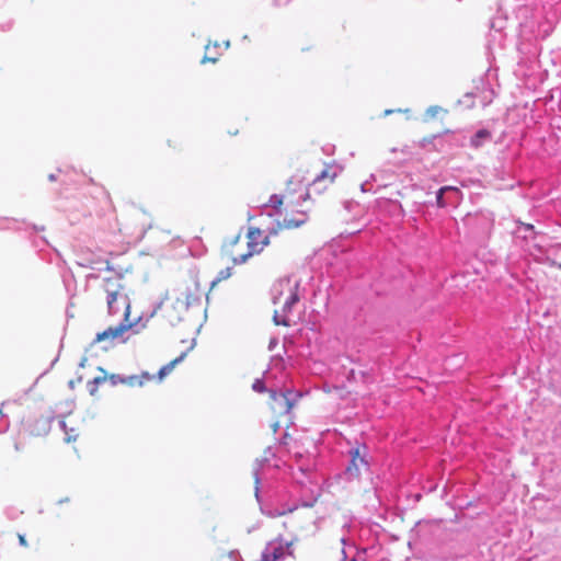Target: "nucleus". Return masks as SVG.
<instances>
[{
  "instance_id": "1",
  "label": "nucleus",
  "mask_w": 561,
  "mask_h": 561,
  "mask_svg": "<svg viewBox=\"0 0 561 561\" xmlns=\"http://www.w3.org/2000/svg\"><path fill=\"white\" fill-rule=\"evenodd\" d=\"M273 472L274 469H272L267 459H264L262 463H259L257 467L253 469L255 482L254 495L260 508L263 514L271 517L293 513L297 510L298 505L284 501L283 492L285 491V486L283 484L273 485L268 482Z\"/></svg>"
},
{
  "instance_id": "2",
  "label": "nucleus",
  "mask_w": 561,
  "mask_h": 561,
  "mask_svg": "<svg viewBox=\"0 0 561 561\" xmlns=\"http://www.w3.org/2000/svg\"><path fill=\"white\" fill-rule=\"evenodd\" d=\"M514 22V34L518 38L517 47L522 50L525 43H531L540 36L539 20L534 9L529 5H518L512 19Z\"/></svg>"
},
{
  "instance_id": "3",
  "label": "nucleus",
  "mask_w": 561,
  "mask_h": 561,
  "mask_svg": "<svg viewBox=\"0 0 561 561\" xmlns=\"http://www.w3.org/2000/svg\"><path fill=\"white\" fill-rule=\"evenodd\" d=\"M512 19L513 16H507L501 10L492 18L490 22L491 32L488 38L489 49H493L495 46L504 48L505 39L514 34V22H512Z\"/></svg>"
},
{
  "instance_id": "4",
  "label": "nucleus",
  "mask_w": 561,
  "mask_h": 561,
  "mask_svg": "<svg viewBox=\"0 0 561 561\" xmlns=\"http://www.w3.org/2000/svg\"><path fill=\"white\" fill-rule=\"evenodd\" d=\"M274 236L270 234L267 228L262 230L252 226L248 227V259L261 254L265 247L270 244L271 237Z\"/></svg>"
},
{
  "instance_id": "5",
  "label": "nucleus",
  "mask_w": 561,
  "mask_h": 561,
  "mask_svg": "<svg viewBox=\"0 0 561 561\" xmlns=\"http://www.w3.org/2000/svg\"><path fill=\"white\" fill-rule=\"evenodd\" d=\"M271 399L275 402L276 407L284 413H289L293 407L302 397V393L298 390L286 388V389H271L268 390Z\"/></svg>"
},
{
  "instance_id": "6",
  "label": "nucleus",
  "mask_w": 561,
  "mask_h": 561,
  "mask_svg": "<svg viewBox=\"0 0 561 561\" xmlns=\"http://www.w3.org/2000/svg\"><path fill=\"white\" fill-rule=\"evenodd\" d=\"M285 199L287 207L301 206L302 202L309 198V192L299 179L290 178L285 188Z\"/></svg>"
},
{
  "instance_id": "7",
  "label": "nucleus",
  "mask_w": 561,
  "mask_h": 561,
  "mask_svg": "<svg viewBox=\"0 0 561 561\" xmlns=\"http://www.w3.org/2000/svg\"><path fill=\"white\" fill-rule=\"evenodd\" d=\"M351 460L344 469L342 477L345 481L352 482L360 477L359 465H364L369 468V462L366 455H360L359 447L351 448L348 451Z\"/></svg>"
},
{
  "instance_id": "8",
  "label": "nucleus",
  "mask_w": 561,
  "mask_h": 561,
  "mask_svg": "<svg viewBox=\"0 0 561 561\" xmlns=\"http://www.w3.org/2000/svg\"><path fill=\"white\" fill-rule=\"evenodd\" d=\"M462 201V192L451 185L442 186L435 194V205L438 208H456Z\"/></svg>"
},
{
  "instance_id": "9",
  "label": "nucleus",
  "mask_w": 561,
  "mask_h": 561,
  "mask_svg": "<svg viewBox=\"0 0 561 561\" xmlns=\"http://www.w3.org/2000/svg\"><path fill=\"white\" fill-rule=\"evenodd\" d=\"M291 554V542L284 541L283 539L267 543L262 551V557L266 558L265 561H279L284 560L286 556Z\"/></svg>"
},
{
  "instance_id": "10",
  "label": "nucleus",
  "mask_w": 561,
  "mask_h": 561,
  "mask_svg": "<svg viewBox=\"0 0 561 561\" xmlns=\"http://www.w3.org/2000/svg\"><path fill=\"white\" fill-rule=\"evenodd\" d=\"M299 218H287L285 217L282 221L277 220L267 227L270 234L277 236L283 229H295L301 227L307 221L306 211H298Z\"/></svg>"
},
{
  "instance_id": "11",
  "label": "nucleus",
  "mask_w": 561,
  "mask_h": 561,
  "mask_svg": "<svg viewBox=\"0 0 561 561\" xmlns=\"http://www.w3.org/2000/svg\"><path fill=\"white\" fill-rule=\"evenodd\" d=\"M131 327V323H121L116 327H110L103 332L98 333L93 343H100L107 340L113 341L122 337Z\"/></svg>"
},
{
  "instance_id": "12",
  "label": "nucleus",
  "mask_w": 561,
  "mask_h": 561,
  "mask_svg": "<svg viewBox=\"0 0 561 561\" xmlns=\"http://www.w3.org/2000/svg\"><path fill=\"white\" fill-rule=\"evenodd\" d=\"M229 47V42H209L205 46V54L202 59V62H216L219 56L222 54L225 49Z\"/></svg>"
},
{
  "instance_id": "13",
  "label": "nucleus",
  "mask_w": 561,
  "mask_h": 561,
  "mask_svg": "<svg viewBox=\"0 0 561 561\" xmlns=\"http://www.w3.org/2000/svg\"><path fill=\"white\" fill-rule=\"evenodd\" d=\"M118 301H121L125 307V320L128 321L130 305L127 296L123 291H119V294H106V304L110 313H116L118 311V308L116 307Z\"/></svg>"
},
{
  "instance_id": "14",
  "label": "nucleus",
  "mask_w": 561,
  "mask_h": 561,
  "mask_svg": "<svg viewBox=\"0 0 561 561\" xmlns=\"http://www.w3.org/2000/svg\"><path fill=\"white\" fill-rule=\"evenodd\" d=\"M537 231L535 226L531 224H525L520 220H516V228L513 230V237L517 240L528 241L535 239Z\"/></svg>"
},
{
  "instance_id": "15",
  "label": "nucleus",
  "mask_w": 561,
  "mask_h": 561,
  "mask_svg": "<svg viewBox=\"0 0 561 561\" xmlns=\"http://www.w3.org/2000/svg\"><path fill=\"white\" fill-rule=\"evenodd\" d=\"M102 288L105 294H119V291H124L122 276L115 275V276L104 278Z\"/></svg>"
},
{
  "instance_id": "16",
  "label": "nucleus",
  "mask_w": 561,
  "mask_h": 561,
  "mask_svg": "<svg viewBox=\"0 0 561 561\" xmlns=\"http://www.w3.org/2000/svg\"><path fill=\"white\" fill-rule=\"evenodd\" d=\"M491 140H492L491 131L486 128H480L471 136L470 147L473 149H479Z\"/></svg>"
},
{
  "instance_id": "17",
  "label": "nucleus",
  "mask_w": 561,
  "mask_h": 561,
  "mask_svg": "<svg viewBox=\"0 0 561 561\" xmlns=\"http://www.w3.org/2000/svg\"><path fill=\"white\" fill-rule=\"evenodd\" d=\"M299 285H300L299 282H296L295 285L289 288V291H290L289 296L287 297V299L285 300V302L283 305V309H282L283 313L288 314L293 310V307L300 300V297L298 294Z\"/></svg>"
},
{
  "instance_id": "18",
  "label": "nucleus",
  "mask_w": 561,
  "mask_h": 561,
  "mask_svg": "<svg viewBox=\"0 0 561 561\" xmlns=\"http://www.w3.org/2000/svg\"><path fill=\"white\" fill-rule=\"evenodd\" d=\"M239 238L240 236H237L234 237L233 239L229 240V241H225V243L222 244V251L224 253L232 260L233 264H241L243 262H245V254L244 253H241L239 254L238 256H233L232 252H231V248L239 241Z\"/></svg>"
},
{
  "instance_id": "19",
  "label": "nucleus",
  "mask_w": 561,
  "mask_h": 561,
  "mask_svg": "<svg viewBox=\"0 0 561 561\" xmlns=\"http://www.w3.org/2000/svg\"><path fill=\"white\" fill-rule=\"evenodd\" d=\"M156 379V376L154 375H150L148 373H142L141 375H133V376H128V377H124V385H127L129 387H135V386H144L145 383L151 381Z\"/></svg>"
},
{
  "instance_id": "20",
  "label": "nucleus",
  "mask_w": 561,
  "mask_h": 561,
  "mask_svg": "<svg viewBox=\"0 0 561 561\" xmlns=\"http://www.w3.org/2000/svg\"><path fill=\"white\" fill-rule=\"evenodd\" d=\"M98 369L101 373V375L95 376L92 380L88 381L87 383L88 391L93 397L98 394L99 387L107 381L106 371L101 367H99Z\"/></svg>"
},
{
  "instance_id": "21",
  "label": "nucleus",
  "mask_w": 561,
  "mask_h": 561,
  "mask_svg": "<svg viewBox=\"0 0 561 561\" xmlns=\"http://www.w3.org/2000/svg\"><path fill=\"white\" fill-rule=\"evenodd\" d=\"M379 178H381V175H378V174H371L370 175V179L363 182L360 184V190L362 192H377L379 188H382V187H386L387 184L382 181L379 182Z\"/></svg>"
},
{
  "instance_id": "22",
  "label": "nucleus",
  "mask_w": 561,
  "mask_h": 561,
  "mask_svg": "<svg viewBox=\"0 0 561 561\" xmlns=\"http://www.w3.org/2000/svg\"><path fill=\"white\" fill-rule=\"evenodd\" d=\"M185 356H186V353L183 352L180 356H178L176 358H174L173 360H171L167 365L162 366L159 369L158 375L156 377L158 379V381H162L168 375H170L173 371V369L175 368V366L178 364H180L181 362H183Z\"/></svg>"
},
{
  "instance_id": "23",
  "label": "nucleus",
  "mask_w": 561,
  "mask_h": 561,
  "mask_svg": "<svg viewBox=\"0 0 561 561\" xmlns=\"http://www.w3.org/2000/svg\"><path fill=\"white\" fill-rule=\"evenodd\" d=\"M290 277H285L279 279L274 286L272 287V300L273 304L276 305L279 301L280 296L283 295V291L285 288H290Z\"/></svg>"
},
{
  "instance_id": "24",
  "label": "nucleus",
  "mask_w": 561,
  "mask_h": 561,
  "mask_svg": "<svg viewBox=\"0 0 561 561\" xmlns=\"http://www.w3.org/2000/svg\"><path fill=\"white\" fill-rule=\"evenodd\" d=\"M341 542L343 545L341 561H357V548L354 545H348L345 537L341 539Z\"/></svg>"
},
{
  "instance_id": "25",
  "label": "nucleus",
  "mask_w": 561,
  "mask_h": 561,
  "mask_svg": "<svg viewBox=\"0 0 561 561\" xmlns=\"http://www.w3.org/2000/svg\"><path fill=\"white\" fill-rule=\"evenodd\" d=\"M476 89H477V91L467 92V93L463 95V99H465V100H463V101H462V100H459V101H458V104H462V103H465V104H466V106H467L468 108L473 107L472 99H473V98H477V96H480L479 87H477Z\"/></svg>"
},
{
  "instance_id": "26",
  "label": "nucleus",
  "mask_w": 561,
  "mask_h": 561,
  "mask_svg": "<svg viewBox=\"0 0 561 561\" xmlns=\"http://www.w3.org/2000/svg\"><path fill=\"white\" fill-rule=\"evenodd\" d=\"M284 199H285V195L273 194L270 197V206L272 208L276 209L277 211H279L278 209L282 206Z\"/></svg>"
},
{
  "instance_id": "27",
  "label": "nucleus",
  "mask_w": 561,
  "mask_h": 561,
  "mask_svg": "<svg viewBox=\"0 0 561 561\" xmlns=\"http://www.w3.org/2000/svg\"><path fill=\"white\" fill-rule=\"evenodd\" d=\"M274 323L276 325H283V327H289L290 320L287 318V314L283 313L279 314L277 311H275L273 316Z\"/></svg>"
},
{
  "instance_id": "28",
  "label": "nucleus",
  "mask_w": 561,
  "mask_h": 561,
  "mask_svg": "<svg viewBox=\"0 0 561 561\" xmlns=\"http://www.w3.org/2000/svg\"><path fill=\"white\" fill-rule=\"evenodd\" d=\"M252 389L255 391V392H259V393H263L265 391H268L270 389H267L266 387V383L264 381V379H260V378H256L254 380V382L252 383Z\"/></svg>"
},
{
  "instance_id": "29",
  "label": "nucleus",
  "mask_w": 561,
  "mask_h": 561,
  "mask_svg": "<svg viewBox=\"0 0 561 561\" xmlns=\"http://www.w3.org/2000/svg\"><path fill=\"white\" fill-rule=\"evenodd\" d=\"M443 107L438 106V105H431L430 107H427L426 112H425V115L426 117L428 118H434L436 117V115L440 112H443Z\"/></svg>"
},
{
  "instance_id": "30",
  "label": "nucleus",
  "mask_w": 561,
  "mask_h": 561,
  "mask_svg": "<svg viewBox=\"0 0 561 561\" xmlns=\"http://www.w3.org/2000/svg\"><path fill=\"white\" fill-rule=\"evenodd\" d=\"M481 99H482V103L483 105H488L492 102V98H493V90L492 89H488V90H484L481 92Z\"/></svg>"
},
{
  "instance_id": "31",
  "label": "nucleus",
  "mask_w": 561,
  "mask_h": 561,
  "mask_svg": "<svg viewBox=\"0 0 561 561\" xmlns=\"http://www.w3.org/2000/svg\"><path fill=\"white\" fill-rule=\"evenodd\" d=\"M107 381H110L112 386H117L118 383H124V377L116 374H107Z\"/></svg>"
},
{
  "instance_id": "32",
  "label": "nucleus",
  "mask_w": 561,
  "mask_h": 561,
  "mask_svg": "<svg viewBox=\"0 0 561 561\" xmlns=\"http://www.w3.org/2000/svg\"><path fill=\"white\" fill-rule=\"evenodd\" d=\"M231 275L230 273V268L227 267L225 270H221L218 274V278L216 282H220V280H224V279H227L229 276Z\"/></svg>"
},
{
  "instance_id": "33",
  "label": "nucleus",
  "mask_w": 561,
  "mask_h": 561,
  "mask_svg": "<svg viewBox=\"0 0 561 561\" xmlns=\"http://www.w3.org/2000/svg\"><path fill=\"white\" fill-rule=\"evenodd\" d=\"M290 438L291 437H290L289 433L288 432H284V434L278 439V444L282 445V446H287Z\"/></svg>"
},
{
  "instance_id": "34",
  "label": "nucleus",
  "mask_w": 561,
  "mask_h": 561,
  "mask_svg": "<svg viewBox=\"0 0 561 561\" xmlns=\"http://www.w3.org/2000/svg\"><path fill=\"white\" fill-rule=\"evenodd\" d=\"M328 176H329V172H328V170H327V169H324V170H322V171H321V173H320V174H318V175L314 178L313 183H317V182H319V181H321V180H323V179H325V178H328Z\"/></svg>"
},
{
  "instance_id": "35",
  "label": "nucleus",
  "mask_w": 561,
  "mask_h": 561,
  "mask_svg": "<svg viewBox=\"0 0 561 561\" xmlns=\"http://www.w3.org/2000/svg\"><path fill=\"white\" fill-rule=\"evenodd\" d=\"M82 380H83V377H82V376H79V377L77 378V380H70V381H69V387H70L71 389H73V388H75V386H76V383H81V382H82Z\"/></svg>"
},
{
  "instance_id": "36",
  "label": "nucleus",
  "mask_w": 561,
  "mask_h": 561,
  "mask_svg": "<svg viewBox=\"0 0 561 561\" xmlns=\"http://www.w3.org/2000/svg\"><path fill=\"white\" fill-rule=\"evenodd\" d=\"M18 539H19V542H20L21 546H23V547H27L28 546L24 535L19 534L18 535Z\"/></svg>"
},
{
  "instance_id": "37",
  "label": "nucleus",
  "mask_w": 561,
  "mask_h": 561,
  "mask_svg": "<svg viewBox=\"0 0 561 561\" xmlns=\"http://www.w3.org/2000/svg\"><path fill=\"white\" fill-rule=\"evenodd\" d=\"M290 2V0H274V4L276 7H284L287 5Z\"/></svg>"
},
{
  "instance_id": "38",
  "label": "nucleus",
  "mask_w": 561,
  "mask_h": 561,
  "mask_svg": "<svg viewBox=\"0 0 561 561\" xmlns=\"http://www.w3.org/2000/svg\"><path fill=\"white\" fill-rule=\"evenodd\" d=\"M88 363V358L85 356H83L79 363V366L81 368L85 367V364Z\"/></svg>"
},
{
  "instance_id": "39",
  "label": "nucleus",
  "mask_w": 561,
  "mask_h": 561,
  "mask_svg": "<svg viewBox=\"0 0 561 561\" xmlns=\"http://www.w3.org/2000/svg\"><path fill=\"white\" fill-rule=\"evenodd\" d=\"M314 502H316V500H313L311 502H304L301 505L304 507H312L314 505Z\"/></svg>"
},
{
  "instance_id": "40",
  "label": "nucleus",
  "mask_w": 561,
  "mask_h": 561,
  "mask_svg": "<svg viewBox=\"0 0 561 561\" xmlns=\"http://www.w3.org/2000/svg\"><path fill=\"white\" fill-rule=\"evenodd\" d=\"M276 344H277V340H276V339H272V340L270 341L268 348H270V350H273V347H274Z\"/></svg>"
},
{
  "instance_id": "41",
  "label": "nucleus",
  "mask_w": 561,
  "mask_h": 561,
  "mask_svg": "<svg viewBox=\"0 0 561 561\" xmlns=\"http://www.w3.org/2000/svg\"><path fill=\"white\" fill-rule=\"evenodd\" d=\"M272 427H273V432H274V433H277V432H278V430H279V423H278V422H275V423L272 425Z\"/></svg>"
},
{
  "instance_id": "42",
  "label": "nucleus",
  "mask_w": 561,
  "mask_h": 561,
  "mask_svg": "<svg viewBox=\"0 0 561 561\" xmlns=\"http://www.w3.org/2000/svg\"><path fill=\"white\" fill-rule=\"evenodd\" d=\"M556 432H557V435L561 438V420H560L559 426L557 427Z\"/></svg>"
},
{
  "instance_id": "43",
  "label": "nucleus",
  "mask_w": 561,
  "mask_h": 561,
  "mask_svg": "<svg viewBox=\"0 0 561 561\" xmlns=\"http://www.w3.org/2000/svg\"><path fill=\"white\" fill-rule=\"evenodd\" d=\"M394 112H396V110H386V111L383 112V115H385V116H388V115H390V114H392V113H394Z\"/></svg>"
},
{
  "instance_id": "44",
  "label": "nucleus",
  "mask_w": 561,
  "mask_h": 561,
  "mask_svg": "<svg viewBox=\"0 0 561 561\" xmlns=\"http://www.w3.org/2000/svg\"><path fill=\"white\" fill-rule=\"evenodd\" d=\"M526 44H527V43H525V44L522 46V48H523V49H522L520 51L526 50V53H529V49H527V48L525 47V46H526Z\"/></svg>"
},
{
  "instance_id": "45",
  "label": "nucleus",
  "mask_w": 561,
  "mask_h": 561,
  "mask_svg": "<svg viewBox=\"0 0 561 561\" xmlns=\"http://www.w3.org/2000/svg\"><path fill=\"white\" fill-rule=\"evenodd\" d=\"M323 151H324L325 153H329V152H330V149L323 148Z\"/></svg>"
},
{
  "instance_id": "46",
  "label": "nucleus",
  "mask_w": 561,
  "mask_h": 561,
  "mask_svg": "<svg viewBox=\"0 0 561 561\" xmlns=\"http://www.w3.org/2000/svg\"><path fill=\"white\" fill-rule=\"evenodd\" d=\"M336 176V173H333L332 176H331V181H333V179Z\"/></svg>"
},
{
  "instance_id": "47",
  "label": "nucleus",
  "mask_w": 561,
  "mask_h": 561,
  "mask_svg": "<svg viewBox=\"0 0 561 561\" xmlns=\"http://www.w3.org/2000/svg\"><path fill=\"white\" fill-rule=\"evenodd\" d=\"M229 133L232 134V135H237L238 131L237 130L236 131L229 130Z\"/></svg>"
},
{
  "instance_id": "48",
  "label": "nucleus",
  "mask_w": 561,
  "mask_h": 561,
  "mask_svg": "<svg viewBox=\"0 0 561 561\" xmlns=\"http://www.w3.org/2000/svg\"><path fill=\"white\" fill-rule=\"evenodd\" d=\"M251 219H252V216H250V215L248 214V221H250Z\"/></svg>"
},
{
  "instance_id": "49",
  "label": "nucleus",
  "mask_w": 561,
  "mask_h": 561,
  "mask_svg": "<svg viewBox=\"0 0 561 561\" xmlns=\"http://www.w3.org/2000/svg\"><path fill=\"white\" fill-rule=\"evenodd\" d=\"M560 268H561V264H560Z\"/></svg>"
}]
</instances>
